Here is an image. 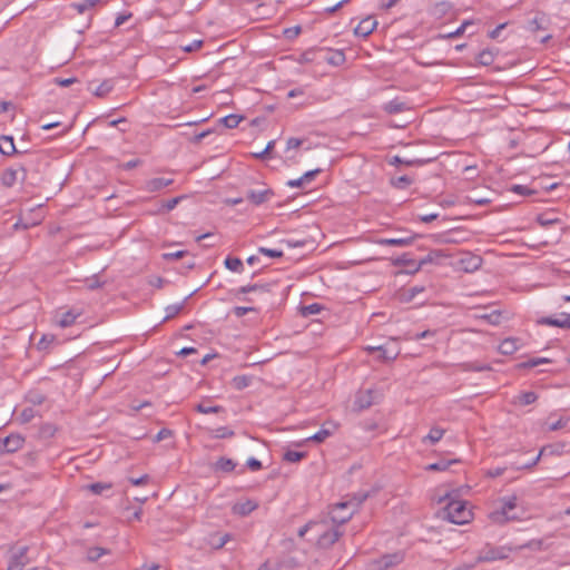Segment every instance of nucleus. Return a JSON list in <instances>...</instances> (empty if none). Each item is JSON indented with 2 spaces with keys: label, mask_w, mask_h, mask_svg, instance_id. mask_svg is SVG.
Segmentation results:
<instances>
[{
  "label": "nucleus",
  "mask_w": 570,
  "mask_h": 570,
  "mask_svg": "<svg viewBox=\"0 0 570 570\" xmlns=\"http://www.w3.org/2000/svg\"><path fill=\"white\" fill-rule=\"evenodd\" d=\"M443 518L454 524H465L471 518V510L462 500H450L443 509Z\"/></svg>",
  "instance_id": "1"
},
{
  "label": "nucleus",
  "mask_w": 570,
  "mask_h": 570,
  "mask_svg": "<svg viewBox=\"0 0 570 570\" xmlns=\"http://www.w3.org/2000/svg\"><path fill=\"white\" fill-rule=\"evenodd\" d=\"M514 551L512 547L507 546H492L487 543L478 553L475 559V563L482 562H493L498 560H505L509 558V554Z\"/></svg>",
  "instance_id": "2"
},
{
  "label": "nucleus",
  "mask_w": 570,
  "mask_h": 570,
  "mask_svg": "<svg viewBox=\"0 0 570 570\" xmlns=\"http://www.w3.org/2000/svg\"><path fill=\"white\" fill-rule=\"evenodd\" d=\"M518 504V497L515 494L504 497L501 499L500 510L491 512L490 518L493 522L503 524L508 521L517 520V515H511L509 512Z\"/></svg>",
  "instance_id": "3"
},
{
  "label": "nucleus",
  "mask_w": 570,
  "mask_h": 570,
  "mask_svg": "<svg viewBox=\"0 0 570 570\" xmlns=\"http://www.w3.org/2000/svg\"><path fill=\"white\" fill-rule=\"evenodd\" d=\"M404 560V552L396 551L393 553H386L381 556L377 559L371 560L366 564V570H387L392 567H395L402 563Z\"/></svg>",
  "instance_id": "4"
},
{
  "label": "nucleus",
  "mask_w": 570,
  "mask_h": 570,
  "mask_svg": "<svg viewBox=\"0 0 570 570\" xmlns=\"http://www.w3.org/2000/svg\"><path fill=\"white\" fill-rule=\"evenodd\" d=\"M27 177V169L23 165H18L17 167L6 168L0 176L1 184L10 188L16 185V183L20 179L23 181Z\"/></svg>",
  "instance_id": "5"
},
{
  "label": "nucleus",
  "mask_w": 570,
  "mask_h": 570,
  "mask_svg": "<svg viewBox=\"0 0 570 570\" xmlns=\"http://www.w3.org/2000/svg\"><path fill=\"white\" fill-rule=\"evenodd\" d=\"M24 444V438L20 434H10L4 439H0V455L4 453H14Z\"/></svg>",
  "instance_id": "6"
},
{
  "label": "nucleus",
  "mask_w": 570,
  "mask_h": 570,
  "mask_svg": "<svg viewBox=\"0 0 570 570\" xmlns=\"http://www.w3.org/2000/svg\"><path fill=\"white\" fill-rule=\"evenodd\" d=\"M28 550L29 548L27 546L19 548V550L11 556L7 570H23L30 562L27 557Z\"/></svg>",
  "instance_id": "7"
},
{
  "label": "nucleus",
  "mask_w": 570,
  "mask_h": 570,
  "mask_svg": "<svg viewBox=\"0 0 570 570\" xmlns=\"http://www.w3.org/2000/svg\"><path fill=\"white\" fill-rule=\"evenodd\" d=\"M539 324L570 330V314L560 313L557 316H546L539 320Z\"/></svg>",
  "instance_id": "8"
},
{
  "label": "nucleus",
  "mask_w": 570,
  "mask_h": 570,
  "mask_svg": "<svg viewBox=\"0 0 570 570\" xmlns=\"http://www.w3.org/2000/svg\"><path fill=\"white\" fill-rule=\"evenodd\" d=\"M376 27L377 21L374 19V17L368 16L361 20L354 28V35L357 37L366 38L376 29Z\"/></svg>",
  "instance_id": "9"
},
{
  "label": "nucleus",
  "mask_w": 570,
  "mask_h": 570,
  "mask_svg": "<svg viewBox=\"0 0 570 570\" xmlns=\"http://www.w3.org/2000/svg\"><path fill=\"white\" fill-rule=\"evenodd\" d=\"M274 196V191L271 188H264L261 190H248L246 193V199L252 204L259 206L268 202Z\"/></svg>",
  "instance_id": "10"
},
{
  "label": "nucleus",
  "mask_w": 570,
  "mask_h": 570,
  "mask_svg": "<svg viewBox=\"0 0 570 570\" xmlns=\"http://www.w3.org/2000/svg\"><path fill=\"white\" fill-rule=\"evenodd\" d=\"M342 535V532L337 528H332L327 531H324L318 535L317 544L321 548H330L332 547L336 541H338L340 537Z\"/></svg>",
  "instance_id": "11"
},
{
  "label": "nucleus",
  "mask_w": 570,
  "mask_h": 570,
  "mask_svg": "<svg viewBox=\"0 0 570 570\" xmlns=\"http://www.w3.org/2000/svg\"><path fill=\"white\" fill-rule=\"evenodd\" d=\"M374 403V392L372 390H366L364 392H360L354 401V409L356 411H363L372 406Z\"/></svg>",
  "instance_id": "12"
},
{
  "label": "nucleus",
  "mask_w": 570,
  "mask_h": 570,
  "mask_svg": "<svg viewBox=\"0 0 570 570\" xmlns=\"http://www.w3.org/2000/svg\"><path fill=\"white\" fill-rule=\"evenodd\" d=\"M81 315H82V311H80V309H75V308L68 309L60 314L59 320H57V324L62 328L69 327L72 324H75L76 320Z\"/></svg>",
  "instance_id": "13"
},
{
  "label": "nucleus",
  "mask_w": 570,
  "mask_h": 570,
  "mask_svg": "<svg viewBox=\"0 0 570 570\" xmlns=\"http://www.w3.org/2000/svg\"><path fill=\"white\" fill-rule=\"evenodd\" d=\"M416 238V235H410L406 237H393V238H380L376 240L379 245L384 246H409L413 243V240Z\"/></svg>",
  "instance_id": "14"
},
{
  "label": "nucleus",
  "mask_w": 570,
  "mask_h": 570,
  "mask_svg": "<svg viewBox=\"0 0 570 570\" xmlns=\"http://www.w3.org/2000/svg\"><path fill=\"white\" fill-rule=\"evenodd\" d=\"M384 111L390 115H396L410 109V106L406 101H403L399 98H394L386 102L383 107Z\"/></svg>",
  "instance_id": "15"
},
{
  "label": "nucleus",
  "mask_w": 570,
  "mask_h": 570,
  "mask_svg": "<svg viewBox=\"0 0 570 570\" xmlns=\"http://www.w3.org/2000/svg\"><path fill=\"white\" fill-rule=\"evenodd\" d=\"M394 266H406L409 268V273L414 274L419 272V269H415V265H417V261L413 259L410 254L405 253L401 256L396 257L393 261Z\"/></svg>",
  "instance_id": "16"
},
{
  "label": "nucleus",
  "mask_w": 570,
  "mask_h": 570,
  "mask_svg": "<svg viewBox=\"0 0 570 570\" xmlns=\"http://www.w3.org/2000/svg\"><path fill=\"white\" fill-rule=\"evenodd\" d=\"M518 341L514 337L504 338L499 345V352L503 355H512L519 348Z\"/></svg>",
  "instance_id": "17"
},
{
  "label": "nucleus",
  "mask_w": 570,
  "mask_h": 570,
  "mask_svg": "<svg viewBox=\"0 0 570 570\" xmlns=\"http://www.w3.org/2000/svg\"><path fill=\"white\" fill-rule=\"evenodd\" d=\"M513 549H514V551H521V550H525V549L533 550V551H542V550H547L548 546L544 543L543 539H532V540H530L523 544H520Z\"/></svg>",
  "instance_id": "18"
},
{
  "label": "nucleus",
  "mask_w": 570,
  "mask_h": 570,
  "mask_svg": "<svg viewBox=\"0 0 570 570\" xmlns=\"http://www.w3.org/2000/svg\"><path fill=\"white\" fill-rule=\"evenodd\" d=\"M445 430L440 426H433L430 432L422 439V443H430L434 445L444 435Z\"/></svg>",
  "instance_id": "19"
},
{
  "label": "nucleus",
  "mask_w": 570,
  "mask_h": 570,
  "mask_svg": "<svg viewBox=\"0 0 570 570\" xmlns=\"http://www.w3.org/2000/svg\"><path fill=\"white\" fill-rule=\"evenodd\" d=\"M258 504L252 500H246L234 505L233 510L239 515H247L257 509Z\"/></svg>",
  "instance_id": "20"
},
{
  "label": "nucleus",
  "mask_w": 570,
  "mask_h": 570,
  "mask_svg": "<svg viewBox=\"0 0 570 570\" xmlns=\"http://www.w3.org/2000/svg\"><path fill=\"white\" fill-rule=\"evenodd\" d=\"M367 498V494L366 493H363V494H360L358 498H355L356 502H354L353 500L351 501H344V502H340L335 505L334 510L335 512L340 511V510H347L350 511L351 509H354V511L357 509V507Z\"/></svg>",
  "instance_id": "21"
},
{
  "label": "nucleus",
  "mask_w": 570,
  "mask_h": 570,
  "mask_svg": "<svg viewBox=\"0 0 570 570\" xmlns=\"http://www.w3.org/2000/svg\"><path fill=\"white\" fill-rule=\"evenodd\" d=\"M235 468H236V463L232 459H228L225 456L219 458L216 461V463L214 464L215 471H222V472H226V473L234 471Z\"/></svg>",
  "instance_id": "22"
},
{
  "label": "nucleus",
  "mask_w": 570,
  "mask_h": 570,
  "mask_svg": "<svg viewBox=\"0 0 570 570\" xmlns=\"http://www.w3.org/2000/svg\"><path fill=\"white\" fill-rule=\"evenodd\" d=\"M0 153L2 155L10 156L17 153L13 138L11 136H1L0 137Z\"/></svg>",
  "instance_id": "23"
},
{
  "label": "nucleus",
  "mask_w": 570,
  "mask_h": 570,
  "mask_svg": "<svg viewBox=\"0 0 570 570\" xmlns=\"http://www.w3.org/2000/svg\"><path fill=\"white\" fill-rule=\"evenodd\" d=\"M171 184H173V179H169V178H163V177L153 178L147 181V189L149 191H158Z\"/></svg>",
  "instance_id": "24"
},
{
  "label": "nucleus",
  "mask_w": 570,
  "mask_h": 570,
  "mask_svg": "<svg viewBox=\"0 0 570 570\" xmlns=\"http://www.w3.org/2000/svg\"><path fill=\"white\" fill-rule=\"evenodd\" d=\"M400 354L399 348H390L386 345H381L377 358L382 362L394 361Z\"/></svg>",
  "instance_id": "25"
},
{
  "label": "nucleus",
  "mask_w": 570,
  "mask_h": 570,
  "mask_svg": "<svg viewBox=\"0 0 570 570\" xmlns=\"http://www.w3.org/2000/svg\"><path fill=\"white\" fill-rule=\"evenodd\" d=\"M252 381H253L252 375H236L233 377L230 384L235 390L242 391V390L248 387L250 385Z\"/></svg>",
  "instance_id": "26"
},
{
  "label": "nucleus",
  "mask_w": 570,
  "mask_h": 570,
  "mask_svg": "<svg viewBox=\"0 0 570 570\" xmlns=\"http://www.w3.org/2000/svg\"><path fill=\"white\" fill-rule=\"evenodd\" d=\"M195 410L202 414H212L224 412V407L220 405H210L208 401H203L195 406Z\"/></svg>",
  "instance_id": "27"
},
{
  "label": "nucleus",
  "mask_w": 570,
  "mask_h": 570,
  "mask_svg": "<svg viewBox=\"0 0 570 570\" xmlns=\"http://www.w3.org/2000/svg\"><path fill=\"white\" fill-rule=\"evenodd\" d=\"M86 490L90 491L95 495H101L105 491H109L112 489V483L110 482H96L85 487Z\"/></svg>",
  "instance_id": "28"
},
{
  "label": "nucleus",
  "mask_w": 570,
  "mask_h": 570,
  "mask_svg": "<svg viewBox=\"0 0 570 570\" xmlns=\"http://www.w3.org/2000/svg\"><path fill=\"white\" fill-rule=\"evenodd\" d=\"M185 196H177L174 198H170L168 200L161 202L159 208L157 209V214H166L173 210L184 198Z\"/></svg>",
  "instance_id": "29"
},
{
  "label": "nucleus",
  "mask_w": 570,
  "mask_h": 570,
  "mask_svg": "<svg viewBox=\"0 0 570 570\" xmlns=\"http://www.w3.org/2000/svg\"><path fill=\"white\" fill-rule=\"evenodd\" d=\"M460 461L456 459L453 460H440L439 462L431 463L426 465V471L440 472L445 471L451 464L459 463Z\"/></svg>",
  "instance_id": "30"
},
{
  "label": "nucleus",
  "mask_w": 570,
  "mask_h": 570,
  "mask_svg": "<svg viewBox=\"0 0 570 570\" xmlns=\"http://www.w3.org/2000/svg\"><path fill=\"white\" fill-rule=\"evenodd\" d=\"M224 265L227 269L236 273H242L244 269L243 262L238 257H226Z\"/></svg>",
  "instance_id": "31"
},
{
  "label": "nucleus",
  "mask_w": 570,
  "mask_h": 570,
  "mask_svg": "<svg viewBox=\"0 0 570 570\" xmlns=\"http://www.w3.org/2000/svg\"><path fill=\"white\" fill-rule=\"evenodd\" d=\"M242 120L243 116L230 114L220 118L219 122L223 124L226 128L233 129L236 128Z\"/></svg>",
  "instance_id": "32"
},
{
  "label": "nucleus",
  "mask_w": 570,
  "mask_h": 570,
  "mask_svg": "<svg viewBox=\"0 0 570 570\" xmlns=\"http://www.w3.org/2000/svg\"><path fill=\"white\" fill-rule=\"evenodd\" d=\"M109 553L108 549L101 548V547H94L89 548L87 551V560L90 562H95L99 560L102 556H106Z\"/></svg>",
  "instance_id": "33"
},
{
  "label": "nucleus",
  "mask_w": 570,
  "mask_h": 570,
  "mask_svg": "<svg viewBox=\"0 0 570 570\" xmlns=\"http://www.w3.org/2000/svg\"><path fill=\"white\" fill-rule=\"evenodd\" d=\"M114 88V81L111 79L104 80L94 91L97 97H106Z\"/></svg>",
  "instance_id": "34"
},
{
  "label": "nucleus",
  "mask_w": 570,
  "mask_h": 570,
  "mask_svg": "<svg viewBox=\"0 0 570 570\" xmlns=\"http://www.w3.org/2000/svg\"><path fill=\"white\" fill-rule=\"evenodd\" d=\"M250 292H269L268 284H249L238 288L239 294H247Z\"/></svg>",
  "instance_id": "35"
},
{
  "label": "nucleus",
  "mask_w": 570,
  "mask_h": 570,
  "mask_svg": "<svg viewBox=\"0 0 570 570\" xmlns=\"http://www.w3.org/2000/svg\"><path fill=\"white\" fill-rule=\"evenodd\" d=\"M551 363V360L547 357H534L531 360H528L525 362L519 363L517 365L518 368H532L541 364H548Z\"/></svg>",
  "instance_id": "36"
},
{
  "label": "nucleus",
  "mask_w": 570,
  "mask_h": 570,
  "mask_svg": "<svg viewBox=\"0 0 570 570\" xmlns=\"http://www.w3.org/2000/svg\"><path fill=\"white\" fill-rule=\"evenodd\" d=\"M538 400L537 393L532 391L522 392L517 396V402L520 405H530Z\"/></svg>",
  "instance_id": "37"
},
{
  "label": "nucleus",
  "mask_w": 570,
  "mask_h": 570,
  "mask_svg": "<svg viewBox=\"0 0 570 570\" xmlns=\"http://www.w3.org/2000/svg\"><path fill=\"white\" fill-rule=\"evenodd\" d=\"M463 367V371H468V372H484V371H491V366L489 364H485V363H480V362H470V363H464L462 365Z\"/></svg>",
  "instance_id": "38"
},
{
  "label": "nucleus",
  "mask_w": 570,
  "mask_h": 570,
  "mask_svg": "<svg viewBox=\"0 0 570 570\" xmlns=\"http://www.w3.org/2000/svg\"><path fill=\"white\" fill-rule=\"evenodd\" d=\"M188 297H186L181 303L179 304H173V305H168L166 308H165V312H166V316L164 318V321H168L173 317H175L176 315H178L181 309L184 308V304H185V301L187 299Z\"/></svg>",
  "instance_id": "39"
},
{
  "label": "nucleus",
  "mask_w": 570,
  "mask_h": 570,
  "mask_svg": "<svg viewBox=\"0 0 570 570\" xmlns=\"http://www.w3.org/2000/svg\"><path fill=\"white\" fill-rule=\"evenodd\" d=\"M476 60L481 66H490L494 61V53L489 49H484L478 55Z\"/></svg>",
  "instance_id": "40"
},
{
  "label": "nucleus",
  "mask_w": 570,
  "mask_h": 570,
  "mask_svg": "<svg viewBox=\"0 0 570 570\" xmlns=\"http://www.w3.org/2000/svg\"><path fill=\"white\" fill-rule=\"evenodd\" d=\"M307 455L306 452H299V451H293V450H287L284 455H283V460L284 461H287V462H291V463H295V462H298L301 461L302 459H304L305 456Z\"/></svg>",
  "instance_id": "41"
},
{
  "label": "nucleus",
  "mask_w": 570,
  "mask_h": 570,
  "mask_svg": "<svg viewBox=\"0 0 570 570\" xmlns=\"http://www.w3.org/2000/svg\"><path fill=\"white\" fill-rule=\"evenodd\" d=\"M230 540V534L229 533H225L223 535H219V534H214L212 535L210 538V544L215 548V549H220L223 548L228 541Z\"/></svg>",
  "instance_id": "42"
},
{
  "label": "nucleus",
  "mask_w": 570,
  "mask_h": 570,
  "mask_svg": "<svg viewBox=\"0 0 570 570\" xmlns=\"http://www.w3.org/2000/svg\"><path fill=\"white\" fill-rule=\"evenodd\" d=\"M101 0H83L81 2L72 3V8H75L79 13H83L87 10L92 9Z\"/></svg>",
  "instance_id": "43"
},
{
  "label": "nucleus",
  "mask_w": 570,
  "mask_h": 570,
  "mask_svg": "<svg viewBox=\"0 0 570 570\" xmlns=\"http://www.w3.org/2000/svg\"><path fill=\"white\" fill-rule=\"evenodd\" d=\"M413 183V179L407 175L399 176L391 180L393 187L404 189Z\"/></svg>",
  "instance_id": "44"
},
{
  "label": "nucleus",
  "mask_w": 570,
  "mask_h": 570,
  "mask_svg": "<svg viewBox=\"0 0 570 570\" xmlns=\"http://www.w3.org/2000/svg\"><path fill=\"white\" fill-rule=\"evenodd\" d=\"M333 434V430L322 428L318 432H316L314 435L309 436L307 440L313 441L316 443L324 442L328 436Z\"/></svg>",
  "instance_id": "45"
},
{
  "label": "nucleus",
  "mask_w": 570,
  "mask_h": 570,
  "mask_svg": "<svg viewBox=\"0 0 570 570\" xmlns=\"http://www.w3.org/2000/svg\"><path fill=\"white\" fill-rule=\"evenodd\" d=\"M353 513H354V509H351L350 511H346L345 513H340V514H337V512L333 511L331 518L334 523L343 524L352 518Z\"/></svg>",
  "instance_id": "46"
},
{
  "label": "nucleus",
  "mask_w": 570,
  "mask_h": 570,
  "mask_svg": "<svg viewBox=\"0 0 570 570\" xmlns=\"http://www.w3.org/2000/svg\"><path fill=\"white\" fill-rule=\"evenodd\" d=\"M481 262H482V259L480 256H471V257H469L466 263L464 259H462V263L465 264L464 269L466 272H472V271L478 269L481 266Z\"/></svg>",
  "instance_id": "47"
},
{
  "label": "nucleus",
  "mask_w": 570,
  "mask_h": 570,
  "mask_svg": "<svg viewBox=\"0 0 570 570\" xmlns=\"http://www.w3.org/2000/svg\"><path fill=\"white\" fill-rule=\"evenodd\" d=\"M345 60V56L343 51L336 50L331 51V56L326 57V61L333 66H340Z\"/></svg>",
  "instance_id": "48"
},
{
  "label": "nucleus",
  "mask_w": 570,
  "mask_h": 570,
  "mask_svg": "<svg viewBox=\"0 0 570 570\" xmlns=\"http://www.w3.org/2000/svg\"><path fill=\"white\" fill-rule=\"evenodd\" d=\"M324 309V306L318 303H313L302 307V314L304 316L316 315Z\"/></svg>",
  "instance_id": "49"
},
{
  "label": "nucleus",
  "mask_w": 570,
  "mask_h": 570,
  "mask_svg": "<svg viewBox=\"0 0 570 570\" xmlns=\"http://www.w3.org/2000/svg\"><path fill=\"white\" fill-rule=\"evenodd\" d=\"M258 253L271 258H281L284 256L283 250L276 248L258 247Z\"/></svg>",
  "instance_id": "50"
},
{
  "label": "nucleus",
  "mask_w": 570,
  "mask_h": 570,
  "mask_svg": "<svg viewBox=\"0 0 570 570\" xmlns=\"http://www.w3.org/2000/svg\"><path fill=\"white\" fill-rule=\"evenodd\" d=\"M511 191L518 194V195H521V196H530V195H534L535 194V190L529 188L528 186H524V185H513L511 187Z\"/></svg>",
  "instance_id": "51"
},
{
  "label": "nucleus",
  "mask_w": 570,
  "mask_h": 570,
  "mask_svg": "<svg viewBox=\"0 0 570 570\" xmlns=\"http://www.w3.org/2000/svg\"><path fill=\"white\" fill-rule=\"evenodd\" d=\"M36 415V411L33 407H26L20 413V422L21 423H29Z\"/></svg>",
  "instance_id": "52"
},
{
  "label": "nucleus",
  "mask_w": 570,
  "mask_h": 570,
  "mask_svg": "<svg viewBox=\"0 0 570 570\" xmlns=\"http://www.w3.org/2000/svg\"><path fill=\"white\" fill-rule=\"evenodd\" d=\"M235 432L227 426H220L215 430L214 436L217 439H227L234 436Z\"/></svg>",
  "instance_id": "53"
},
{
  "label": "nucleus",
  "mask_w": 570,
  "mask_h": 570,
  "mask_svg": "<svg viewBox=\"0 0 570 570\" xmlns=\"http://www.w3.org/2000/svg\"><path fill=\"white\" fill-rule=\"evenodd\" d=\"M255 308L252 306H235L233 313L236 317H243L249 312H254Z\"/></svg>",
  "instance_id": "54"
},
{
  "label": "nucleus",
  "mask_w": 570,
  "mask_h": 570,
  "mask_svg": "<svg viewBox=\"0 0 570 570\" xmlns=\"http://www.w3.org/2000/svg\"><path fill=\"white\" fill-rule=\"evenodd\" d=\"M436 334V331L435 330H425L423 332H420V333H416L414 334L411 340L413 341H420V340H423V338H428V337H432Z\"/></svg>",
  "instance_id": "55"
},
{
  "label": "nucleus",
  "mask_w": 570,
  "mask_h": 570,
  "mask_svg": "<svg viewBox=\"0 0 570 570\" xmlns=\"http://www.w3.org/2000/svg\"><path fill=\"white\" fill-rule=\"evenodd\" d=\"M274 146H275V140H271V141L266 145V147H265V148H263V150H262V151H259V153H254V154H253V156H254L255 158H257V159H263V158H265V156H266L267 154H269V151L274 148Z\"/></svg>",
  "instance_id": "56"
},
{
  "label": "nucleus",
  "mask_w": 570,
  "mask_h": 570,
  "mask_svg": "<svg viewBox=\"0 0 570 570\" xmlns=\"http://www.w3.org/2000/svg\"><path fill=\"white\" fill-rule=\"evenodd\" d=\"M246 465L252 470V471H258L263 468L262 465V462L259 460H257L256 458H249L246 462Z\"/></svg>",
  "instance_id": "57"
},
{
  "label": "nucleus",
  "mask_w": 570,
  "mask_h": 570,
  "mask_svg": "<svg viewBox=\"0 0 570 570\" xmlns=\"http://www.w3.org/2000/svg\"><path fill=\"white\" fill-rule=\"evenodd\" d=\"M203 46V40H194L191 43L184 46L183 50L185 52H193L198 50Z\"/></svg>",
  "instance_id": "58"
},
{
  "label": "nucleus",
  "mask_w": 570,
  "mask_h": 570,
  "mask_svg": "<svg viewBox=\"0 0 570 570\" xmlns=\"http://www.w3.org/2000/svg\"><path fill=\"white\" fill-rule=\"evenodd\" d=\"M186 254H187L186 250H177L175 253H166V254H164V258L168 259V261H176V259H179V258L184 257Z\"/></svg>",
  "instance_id": "59"
},
{
  "label": "nucleus",
  "mask_w": 570,
  "mask_h": 570,
  "mask_svg": "<svg viewBox=\"0 0 570 570\" xmlns=\"http://www.w3.org/2000/svg\"><path fill=\"white\" fill-rule=\"evenodd\" d=\"M320 173H321V169H313V170L306 171L302 176L304 184L311 183Z\"/></svg>",
  "instance_id": "60"
},
{
  "label": "nucleus",
  "mask_w": 570,
  "mask_h": 570,
  "mask_svg": "<svg viewBox=\"0 0 570 570\" xmlns=\"http://www.w3.org/2000/svg\"><path fill=\"white\" fill-rule=\"evenodd\" d=\"M148 481H149V475L148 474H144V475L139 476V478H129V482L132 485H144Z\"/></svg>",
  "instance_id": "61"
},
{
  "label": "nucleus",
  "mask_w": 570,
  "mask_h": 570,
  "mask_svg": "<svg viewBox=\"0 0 570 570\" xmlns=\"http://www.w3.org/2000/svg\"><path fill=\"white\" fill-rule=\"evenodd\" d=\"M55 82L60 87H68L77 82V78H55Z\"/></svg>",
  "instance_id": "62"
},
{
  "label": "nucleus",
  "mask_w": 570,
  "mask_h": 570,
  "mask_svg": "<svg viewBox=\"0 0 570 570\" xmlns=\"http://www.w3.org/2000/svg\"><path fill=\"white\" fill-rule=\"evenodd\" d=\"M469 24L470 22L468 21L463 22L455 31L448 33L446 36H444V38H454L461 36L464 32L465 27Z\"/></svg>",
  "instance_id": "63"
},
{
  "label": "nucleus",
  "mask_w": 570,
  "mask_h": 570,
  "mask_svg": "<svg viewBox=\"0 0 570 570\" xmlns=\"http://www.w3.org/2000/svg\"><path fill=\"white\" fill-rule=\"evenodd\" d=\"M424 292L423 286H413L407 289V299H413L417 294Z\"/></svg>",
  "instance_id": "64"
}]
</instances>
